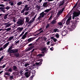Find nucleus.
Returning <instances> with one entry per match:
<instances>
[{
	"mask_svg": "<svg viewBox=\"0 0 80 80\" xmlns=\"http://www.w3.org/2000/svg\"><path fill=\"white\" fill-rule=\"evenodd\" d=\"M42 18V16L40 15L39 16V17H38V18H37V20H40V18Z\"/></svg>",
	"mask_w": 80,
	"mask_h": 80,
	"instance_id": "obj_56",
	"label": "nucleus"
},
{
	"mask_svg": "<svg viewBox=\"0 0 80 80\" xmlns=\"http://www.w3.org/2000/svg\"><path fill=\"white\" fill-rule=\"evenodd\" d=\"M18 73V70H16L14 72L13 74L14 75H16V74Z\"/></svg>",
	"mask_w": 80,
	"mask_h": 80,
	"instance_id": "obj_37",
	"label": "nucleus"
},
{
	"mask_svg": "<svg viewBox=\"0 0 80 80\" xmlns=\"http://www.w3.org/2000/svg\"><path fill=\"white\" fill-rule=\"evenodd\" d=\"M7 72H12V68H10L9 69L7 70Z\"/></svg>",
	"mask_w": 80,
	"mask_h": 80,
	"instance_id": "obj_47",
	"label": "nucleus"
},
{
	"mask_svg": "<svg viewBox=\"0 0 80 80\" xmlns=\"http://www.w3.org/2000/svg\"><path fill=\"white\" fill-rule=\"evenodd\" d=\"M34 76H35V75H32V76L29 78V80H32V79H33V77H34Z\"/></svg>",
	"mask_w": 80,
	"mask_h": 80,
	"instance_id": "obj_40",
	"label": "nucleus"
},
{
	"mask_svg": "<svg viewBox=\"0 0 80 80\" xmlns=\"http://www.w3.org/2000/svg\"><path fill=\"white\" fill-rule=\"evenodd\" d=\"M64 10L61 9L59 11H58V13H57V15H60V14H62V12H63Z\"/></svg>",
	"mask_w": 80,
	"mask_h": 80,
	"instance_id": "obj_14",
	"label": "nucleus"
},
{
	"mask_svg": "<svg viewBox=\"0 0 80 80\" xmlns=\"http://www.w3.org/2000/svg\"><path fill=\"white\" fill-rule=\"evenodd\" d=\"M29 13V11L27 12H25V15H27Z\"/></svg>",
	"mask_w": 80,
	"mask_h": 80,
	"instance_id": "obj_57",
	"label": "nucleus"
},
{
	"mask_svg": "<svg viewBox=\"0 0 80 80\" xmlns=\"http://www.w3.org/2000/svg\"><path fill=\"white\" fill-rule=\"evenodd\" d=\"M5 75H10V73H9V72H5L4 73Z\"/></svg>",
	"mask_w": 80,
	"mask_h": 80,
	"instance_id": "obj_29",
	"label": "nucleus"
},
{
	"mask_svg": "<svg viewBox=\"0 0 80 80\" xmlns=\"http://www.w3.org/2000/svg\"><path fill=\"white\" fill-rule=\"evenodd\" d=\"M78 18H76L75 19V21L72 23V25L71 26V28H68V31L69 32H72L73 30H74L76 28V26L77 25V22H78Z\"/></svg>",
	"mask_w": 80,
	"mask_h": 80,
	"instance_id": "obj_1",
	"label": "nucleus"
},
{
	"mask_svg": "<svg viewBox=\"0 0 80 80\" xmlns=\"http://www.w3.org/2000/svg\"><path fill=\"white\" fill-rule=\"evenodd\" d=\"M66 19L65 18H64L61 21V22L62 25H64L65 24V21H66Z\"/></svg>",
	"mask_w": 80,
	"mask_h": 80,
	"instance_id": "obj_21",
	"label": "nucleus"
},
{
	"mask_svg": "<svg viewBox=\"0 0 80 80\" xmlns=\"http://www.w3.org/2000/svg\"><path fill=\"white\" fill-rule=\"evenodd\" d=\"M3 2H6V3H7L9 2V1H10V0H3Z\"/></svg>",
	"mask_w": 80,
	"mask_h": 80,
	"instance_id": "obj_51",
	"label": "nucleus"
},
{
	"mask_svg": "<svg viewBox=\"0 0 80 80\" xmlns=\"http://www.w3.org/2000/svg\"><path fill=\"white\" fill-rule=\"evenodd\" d=\"M77 5H78V2H76V4H75V5L73 7L72 10H71V12H72V11L73 9L75 8H76V7H77Z\"/></svg>",
	"mask_w": 80,
	"mask_h": 80,
	"instance_id": "obj_22",
	"label": "nucleus"
},
{
	"mask_svg": "<svg viewBox=\"0 0 80 80\" xmlns=\"http://www.w3.org/2000/svg\"><path fill=\"white\" fill-rule=\"evenodd\" d=\"M17 23L19 25H22L24 23V21H23V19H20L17 22Z\"/></svg>",
	"mask_w": 80,
	"mask_h": 80,
	"instance_id": "obj_4",
	"label": "nucleus"
},
{
	"mask_svg": "<svg viewBox=\"0 0 80 80\" xmlns=\"http://www.w3.org/2000/svg\"><path fill=\"white\" fill-rule=\"evenodd\" d=\"M31 72H26L25 73V75L26 78H28L29 77H30Z\"/></svg>",
	"mask_w": 80,
	"mask_h": 80,
	"instance_id": "obj_5",
	"label": "nucleus"
},
{
	"mask_svg": "<svg viewBox=\"0 0 80 80\" xmlns=\"http://www.w3.org/2000/svg\"><path fill=\"white\" fill-rule=\"evenodd\" d=\"M24 8L26 10L27 12L29 10L30 7H28V4H27L25 6Z\"/></svg>",
	"mask_w": 80,
	"mask_h": 80,
	"instance_id": "obj_12",
	"label": "nucleus"
},
{
	"mask_svg": "<svg viewBox=\"0 0 80 80\" xmlns=\"http://www.w3.org/2000/svg\"><path fill=\"white\" fill-rule=\"evenodd\" d=\"M34 47V46H32L31 47H30V48L27 49V50H26V51L28 52V51H30V50H31L33 49Z\"/></svg>",
	"mask_w": 80,
	"mask_h": 80,
	"instance_id": "obj_17",
	"label": "nucleus"
},
{
	"mask_svg": "<svg viewBox=\"0 0 80 80\" xmlns=\"http://www.w3.org/2000/svg\"><path fill=\"white\" fill-rule=\"evenodd\" d=\"M54 32H58L59 31L58 29H54Z\"/></svg>",
	"mask_w": 80,
	"mask_h": 80,
	"instance_id": "obj_44",
	"label": "nucleus"
},
{
	"mask_svg": "<svg viewBox=\"0 0 80 80\" xmlns=\"http://www.w3.org/2000/svg\"><path fill=\"white\" fill-rule=\"evenodd\" d=\"M36 73V71L35 70L32 71V73L33 75H35V73Z\"/></svg>",
	"mask_w": 80,
	"mask_h": 80,
	"instance_id": "obj_31",
	"label": "nucleus"
},
{
	"mask_svg": "<svg viewBox=\"0 0 80 80\" xmlns=\"http://www.w3.org/2000/svg\"><path fill=\"white\" fill-rule=\"evenodd\" d=\"M58 24L59 25H63L62 22H58Z\"/></svg>",
	"mask_w": 80,
	"mask_h": 80,
	"instance_id": "obj_52",
	"label": "nucleus"
},
{
	"mask_svg": "<svg viewBox=\"0 0 80 80\" xmlns=\"http://www.w3.org/2000/svg\"><path fill=\"white\" fill-rule=\"evenodd\" d=\"M55 36L56 37V38H59V34H58V33H56V34L55 35Z\"/></svg>",
	"mask_w": 80,
	"mask_h": 80,
	"instance_id": "obj_46",
	"label": "nucleus"
},
{
	"mask_svg": "<svg viewBox=\"0 0 80 80\" xmlns=\"http://www.w3.org/2000/svg\"><path fill=\"white\" fill-rule=\"evenodd\" d=\"M13 70H15L17 69V68L16 66H14L13 67Z\"/></svg>",
	"mask_w": 80,
	"mask_h": 80,
	"instance_id": "obj_39",
	"label": "nucleus"
},
{
	"mask_svg": "<svg viewBox=\"0 0 80 80\" xmlns=\"http://www.w3.org/2000/svg\"><path fill=\"white\" fill-rule=\"evenodd\" d=\"M9 4H10L11 6H13L14 5L13 2L10 0V1H9Z\"/></svg>",
	"mask_w": 80,
	"mask_h": 80,
	"instance_id": "obj_20",
	"label": "nucleus"
},
{
	"mask_svg": "<svg viewBox=\"0 0 80 80\" xmlns=\"http://www.w3.org/2000/svg\"><path fill=\"white\" fill-rule=\"evenodd\" d=\"M51 10H52V8H49V9H46L44 12H45V13H47L49 12H50V11Z\"/></svg>",
	"mask_w": 80,
	"mask_h": 80,
	"instance_id": "obj_19",
	"label": "nucleus"
},
{
	"mask_svg": "<svg viewBox=\"0 0 80 80\" xmlns=\"http://www.w3.org/2000/svg\"><path fill=\"white\" fill-rule=\"evenodd\" d=\"M10 8V7L8 6H7L6 7H5V9L7 10H9V9Z\"/></svg>",
	"mask_w": 80,
	"mask_h": 80,
	"instance_id": "obj_58",
	"label": "nucleus"
},
{
	"mask_svg": "<svg viewBox=\"0 0 80 80\" xmlns=\"http://www.w3.org/2000/svg\"><path fill=\"white\" fill-rule=\"evenodd\" d=\"M27 36H25V35H23L22 38V39H24L26 38Z\"/></svg>",
	"mask_w": 80,
	"mask_h": 80,
	"instance_id": "obj_49",
	"label": "nucleus"
},
{
	"mask_svg": "<svg viewBox=\"0 0 80 80\" xmlns=\"http://www.w3.org/2000/svg\"><path fill=\"white\" fill-rule=\"evenodd\" d=\"M3 50V48L2 47H1L0 48V52L1 51H2V50Z\"/></svg>",
	"mask_w": 80,
	"mask_h": 80,
	"instance_id": "obj_64",
	"label": "nucleus"
},
{
	"mask_svg": "<svg viewBox=\"0 0 80 80\" xmlns=\"http://www.w3.org/2000/svg\"><path fill=\"white\" fill-rule=\"evenodd\" d=\"M36 8H38V9H40V7L38 5H36Z\"/></svg>",
	"mask_w": 80,
	"mask_h": 80,
	"instance_id": "obj_54",
	"label": "nucleus"
},
{
	"mask_svg": "<svg viewBox=\"0 0 80 80\" xmlns=\"http://www.w3.org/2000/svg\"><path fill=\"white\" fill-rule=\"evenodd\" d=\"M9 77L10 80H12V79H13V76H11L10 75L9 76Z\"/></svg>",
	"mask_w": 80,
	"mask_h": 80,
	"instance_id": "obj_38",
	"label": "nucleus"
},
{
	"mask_svg": "<svg viewBox=\"0 0 80 80\" xmlns=\"http://www.w3.org/2000/svg\"><path fill=\"white\" fill-rule=\"evenodd\" d=\"M25 11H26V9H25L24 8H23V9L21 11V13H24Z\"/></svg>",
	"mask_w": 80,
	"mask_h": 80,
	"instance_id": "obj_45",
	"label": "nucleus"
},
{
	"mask_svg": "<svg viewBox=\"0 0 80 80\" xmlns=\"http://www.w3.org/2000/svg\"><path fill=\"white\" fill-rule=\"evenodd\" d=\"M50 27V24H48L47 25V26L46 27V28L47 29L48 28H49Z\"/></svg>",
	"mask_w": 80,
	"mask_h": 80,
	"instance_id": "obj_48",
	"label": "nucleus"
},
{
	"mask_svg": "<svg viewBox=\"0 0 80 80\" xmlns=\"http://www.w3.org/2000/svg\"><path fill=\"white\" fill-rule=\"evenodd\" d=\"M53 40L54 42H56V41H57V40L55 38H54V39H53Z\"/></svg>",
	"mask_w": 80,
	"mask_h": 80,
	"instance_id": "obj_62",
	"label": "nucleus"
},
{
	"mask_svg": "<svg viewBox=\"0 0 80 80\" xmlns=\"http://www.w3.org/2000/svg\"><path fill=\"white\" fill-rule=\"evenodd\" d=\"M26 22H27L28 23L29 22V20H30V19H29V18L27 17L26 18Z\"/></svg>",
	"mask_w": 80,
	"mask_h": 80,
	"instance_id": "obj_27",
	"label": "nucleus"
},
{
	"mask_svg": "<svg viewBox=\"0 0 80 80\" xmlns=\"http://www.w3.org/2000/svg\"><path fill=\"white\" fill-rule=\"evenodd\" d=\"M51 19H52V14H51V15L50 16L48 19V20H50Z\"/></svg>",
	"mask_w": 80,
	"mask_h": 80,
	"instance_id": "obj_50",
	"label": "nucleus"
},
{
	"mask_svg": "<svg viewBox=\"0 0 80 80\" xmlns=\"http://www.w3.org/2000/svg\"><path fill=\"white\" fill-rule=\"evenodd\" d=\"M25 31H23L22 32V33L21 34H20L19 36V38H20V37H22V36L23 34H24V33H25Z\"/></svg>",
	"mask_w": 80,
	"mask_h": 80,
	"instance_id": "obj_30",
	"label": "nucleus"
},
{
	"mask_svg": "<svg viewBox=\"0 0 80 80\" xmlns=\"http://www.w3.org/2000/svg\"><path fill=\"white\" fill-rule=\"evenodd\" d=\"M43 30V28H40L38 30L36 31V32H35V33H37L38 32H40V31H41V30Z\"/></svg>",
	"mask_w": 80,
	"mask_h": 80,
	"instance_id": "obj_36",
	"label": "nucleus"
},
{
	"mask_svg": "<svg viewBox=\"0 0 80 80\" xmlns=\"http://www.w3.org/2000/svg\"><path fill=\"white\" fill-rule=\"evenodd\" d=\"M18 51V49H15L11 50L10 52V53H16Z\"/></svg>",
	"mask_w": 80,
	"mask_h": 80,
	"instance_id": "obj_3",
	"label": "nucleus"
},
{
	"mask_svg": "<svg viewBox=\"0 0 80 80\" xmlns=\"http://www.w3.org/2000/svg\"><path fill=\"white\" fill-rule=\"evenodd\" d=\"M70 20H71V18H68L67 21L66 22V24L67 25H69V23H70Z\"/></svg>",
	"mask_w": 80,
	"mask_h": 80,
	"instance_id": "obj_13",
	"label": "nucleus"
},
{
	"mask_svg": "<svg viewBox=\"0 0 80 80\" xmlns=\"http://www.w3.org/2000/svg\"><path fill=\"white\" fill-rule=\"evenodd\" d=\"M12 25V24L11 23H9V24H7L6 25V27H10V25Z\"/></svg>",
	"mask_w": 80,
	"mask_h": 80,
	"instance_id": "obj_32",
	"label": "nucleus"
},
{
	"mask_svg": "<svg viewBox=\"0 0 80 80\" xmlns=\"http://www.w3.org/2000/svg\"><path fill=\"white\" fill-rule=\"evenodd\" d=\"M23 28H20L19 27L18 28H17L18 30H19V31H22L23 30Z\"/></svg>",
	"mask_w": 80,
	"mask_h": 80,
	"instance_id": "obj_24",
	"label": "nucleus"
},
{
	"mask_svg": "<svg viewBox=\"0 0 80 80\" xmlns=\"http://www.w3.org/2000/svg\"><path fill=\"white\" fill-rule=\"evenodd\" d=\"M39 61H40V62H36L35 63V64L37 65H42V62H43V59H40L39 60Z\"/></svg>",
	"mask_w": 80,
	"mask_h": 80,
	"instance_id": "obj_7",
	"label": "nucleus"
},
{
	"mask_svg": "<svg viewBox=\"0 0 80 80\" xmlns=\"http://www.w3.org/2000/svg\"><path fill=\"white\" fill-rule=\"evenodd\" d=\"M43 54H38L37 55V57H43Z\"/></svg>",
	"mask_w": 80,
	"mask_h": 80,
	"instance_id": "obj_33",
	"label": "nucleus"
},
{
	"mask_svg": "<svg viewBox=\"0 0 80 80\" xmlns=\"http://www.w3.org/2000/svg\"><path fill=\"white\" fill-rule=\"evenodd\" d=\"M80 12H74L73 13V19H74V18L75 17H78L79 15H80Z\"/></svg>",
	"mask_w": 80,
	"mask_h": 80,
	"instance_id": "obj_2",
	"label": "nucleus"
},
{
	"mask_svg": "<svg viewBox=\"0 0 80 80\" xmlns=\"http://www.w3.org/2000/svg\"><path fill=\"white\" fill-rule=\"evenodd\" d=\"M42 32H43V30H41L40 32V33H38V34H36L35 35V36H37V35H39V34H40V33H42Z\"/></svg>",
	"mask_w": 80,
	"mask_h": 80,
	"instance_id": "obj_35",
	"label": "nucleus"
},
{
	"mask_svg": "<svg viewBox=\"0 0 80 80\" xmlns=\"http://www.w3.org/2000/svg\"><path fill=\"white\" fill-rule=\"evenodd\" d=\"M22 2H19L17 3V5H18V6H19V5H22Z\"/></svg>",
	"mask_w": 80,
	"mask_h": 80,
	"instance_id": "obj_41",
	"label": "nucleus"
},
{
	"mask_svg": "<svg viewBox=\"0 0 80 80\" xmlns=\"http://www.w3.org/2000/svg\"><path fill=\"white\" fill-rule=\"evenodd\" d=\"M33 43H31L29 44L28 47H31V46L32 47V46H33Z\"/></svg>",
	"mask_w": 80,
	"mask_h": 80,
	"instance_id": "obj_55",
	"label": "nucleus"
},
{
	"mask_svg": "<svg viewBox=\"0 0 80 80\" xmlns=\"http://www.w3.org/2000/svg\"><path fill=\"white\" fill-rule=\"evenodd\" d=\"M8 14H7L4 16V20H6V19L7 18V16H8Z\"/></svg>",
	"mask_w": 80,
	"mask_h": 80,
	"instance_id": "obj_34",
	"label": "nucleus"
},
{
	"mask_svg": "<svg viewBox=\"0 0 80 80\" xmlns=\"http://www.w3.org/2000/svg\"><path fill=\"white\" fill-rule=\"evenodd\" d=\"M60 3L59 4V7H60V6H62V5H64V3H65V1L64 0H62V1H60Z\"/></svg>",
	"mask_w": 80,
	"mask_h": 80,
	"instance_id": "obj_10",
	"label": "nucleus"
},
{
	"mask_svg": "<svg viewBox=\"0 0 80 80\" xmlns=\"http://www.w3.org/2000/svg\"><path fill=\"white\" fill-rule=\"evenodd\" d=\"M0 11L1 12H3V13H5V12H6V10H5V7H0Z\"/></svg>",
	"mask_w": 80,
	"mask_h": 80,
	"instance_id": "obj_6",
	"label": "nucleus"
},
{
	"mask_svg": "<svg viewBox=\"0 0 80 80\" xmlns=\"http://www.w3.org/2000/svg\"><path fill=\"white\" fill-rule=\"evenodd\" d=\"M33 22V20H31L29 22H28V24H31V23H32V22Z\"/></svg>",
	"mask_w": 80,
	"mask_h": 80,
	"instance_id": "obj_42",
	"label": "nucleus"
},
{
	"mask_svg": "<svg viewBox=\"0 0 80 80\" xmlns=\"http://www.w3.org/2000/svg\"><path fill=\"white\" fill-rule=\"evenodd\" d=\"M67 35V33L65 31H64L62 33V36H65Z\"/></svg>",
	"mask_w": 80,
	"mask_h": 80,
	"instance_id": "obj_26",
	"label": "nucleus"
},
{
	"mask_svg": "<svg viewBox=\"0 0 80 80\" xmlns=\"http://www.w3.org/2000/svg\"><path fill=\"white\" fill-rule=\"evenodd\" d=\"M46 49H47V48H43L42 49V51H45V50H46Z\"/></svg>",
	"mask_w": 80,
	"mask_h": 80,
	"instance_id": "obj_61",
	"label": "nucleus"
},
{
	"mask_svg": "<svg viewBox=\"0 0 80 80\" xmlns=\"http://www.w3.org/2000/svg\"><path fill=\"white\" fill-rule=\"evenodd\" d=\"M57 22V21H56V20H52L51 22L52 24H55V23H56V22Z\"/></svg>",
	"mask_w": 80,
	"mask_h": 80,
	"instance_id": "obj_25",
	"label": "nucleus"
},
{
	"mask_svg": "<svg viewBox=\"0 0 80 80\" xmlns=\"http://www.w3.org/2000/svg\"><path fill=\"white\" fill-rule=\"evenodd\" d=\"M9 43H10V42H7L3 46V48L4 49L5 48H6V47H7V46H8V45H9Z\"/></svg>",
	"mask_w": 80,
	"mask_h": 80,
	"instance_id": "obj_18",
	"label": "nucleus"
},
{
	"mask_svg": "<svg viewBox=\"0 0 80 80\" xmlns=\"http://www.w3.org/2000/svg\"><path fill=\"white\" fill-rule=\"evenodd\" d=\"M32 69V68L30 66H28L27 68V69L26 70V72H28V71L29 72H30Z\"/></svg>",
	"mask_w": 80,
	"mask_h": 80,
	"instance_id": "obj_9",
	"label": "nucleus"
},
{
	"mask_svg": "<svg viewBox=\"0 0 80 80\" xmlns=\"http://www.w3.org/2000/svg\"><path fill=\"white\" fill-rule=\"evenodd\" d=\"M14 56H15V57H19V56H20V55L19 54V53H14Z\"/></svg>",
	"mask_w": 80,
	"mask_h": 80,
	"instance_id": "obj_23",
	"label": "nucleus"
},
{
	"mask_svg": "<svg viewBox=\"0 0 80 80\" xmlns=\"http://www.w3.org/2000/svg\"><path fill=\"white\" fill-rule=\"evenodd\" d=\"M0 7H5V5L3 4H0Z\"/></svg>",
	"mask_w": 80,
	"mask_h": 80,
	"instance_id": "obj_60",
	"label": "nucleus"
},
{
	"mask_svg": "<svg viewBox=\"0 0 80 80\" xmlns=\"http://www.w3.org/2000/svg\"><path fill=\"white\" fill-rule=\"evenodd\" d=\"M13 48V45H12L9 48L8 50V52H9L10 53V52L11 50H12V49Z\"/></svg>",
	"mask_w": 80,
	"mask_h": 80,
	"instance_id": "obj_16",
	"label": "nucleus"
},
{
	"mask_svg": "<svg viewBox=\"0 0 80 80\" xmlns=\"http://www.w3.org/2000/svg\"><path fill=\"white\" fill-rule=\"evenodd\" d=\"M11 28H7L6 29L7 32H10V30H11Z\"/></svg>",
	"mask_w": 80,
	"mask_h": 80,
	"instance_id": "obj_43",
	"label": "nucleus"
},
{
	"mask_svg": "<svg viewBox=\"0 0 80 80\" xmlns=\"http://www.w3.org/2000/svg\"><path fill=\"white\" fill-rule=\"evenodd\" d=\"M36 17H37V15H36L34 17V18L32 19V20L33 21H34V20H35V18H36Z\"/></svg>",
	"mask_w": 80,
	"mask_h": 80,
	"instance_id": "obj_59",
	"label": "nucleus"
},
{
	"mask_svg": "<svg viewBox=\"0 0 80 80\" xmlns=\"http://www.w3.org/2000/svg\"><path fill=\"white\" fill-rule=\"evenodd\" d=\"M13 38V37H10L8 39V42H9V41H10V40H12Z\"/></svg>",
	"mask_w": 80,
	"mask_h": 80,
	"instance_id": "obj_28",
	"label": "nucleus"
},
{
	"mask_svg": "<svg viewBox=\"0 0 80 80\" xmlns=\"http://www.w3.org/2000/svg\"><path fill=\"white\" fill-rule=\"evenodd\" d=\"M33 40H34V38H30L28 40V41L29 43L32 42V41H33Z\"/></svg>",
	"mask_w": 80,
	"mask_h": 80,
	"instance_id": "obj_15",
	"label": "nucleus"
},
{
	"mask_svg": "<svg viewBox=\"0 0 80 80\" xmlns=\"http://www.w3.org/2000/svg\"><path fill=\"white\" fill-rule=\"evenodd\" d=\"M16 75H19L18 76H20L21 75V74L20 73V72H19L18 73L16 74Z\"/></svg>",
	"mask_w": 80,
	"mask_h": 80,
	"instance_id": "obj_53",
	"label": "nucleus"
},
{
	"mask_svg": "<svg viewBox=\"0 0 80 80\" xmlns=\"http://www.w3.org/2000/svg\"><path fill=\"white\" fill-rule=\"evenodd\" d=\"M44 8H47L48 7V2H46L43 3V5L42 6Z\"/></svg>",
	"mask_w": 80,
	"mask_h": 80,
	"instance_id": "obj_8",
	"label": "nucleus"
},
{
	"mask_svg": "<svg viewBox=\"0 0 80 80\" xmlns=\"http://www.w3.org/2000/svg\"><path fill=\"white\" fill-rule=\"evenodd\" d=\"M13 22H14V23H15V22H16V19H15V18H13Z\"/></svg>",
	"mask_w": 80,
	"mask_h": 80,
	"instance_id": "obj_63",
	"label": "nucleus"
},
{
	"mask_svg": "<svg viewBox=\"0 0 80 80\" xmlns=\"http://www.w3.org/2000/svg\"><path fill=\"white\" fill-rule=\"evenodd\" d=\"M44 12V11L42 12L40 14V15L41 16L42 18H43L45 15H47V13H45Z\"/></svg>",
	"mask_w": 80,
	"mask_h": 80,
	"instance_id": "obj_11",
	"label": "nucleus"
}]
</instances>
